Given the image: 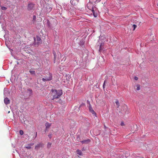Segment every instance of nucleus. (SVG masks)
Here are the masks:
<instances>
[{"mask_svg": "<svg viewBox=\"0 0 158 158\" xmlns=\"http://www.w3.org/2000/svg\"><path fill=\"white\" fill-rule=\"evenodd\" d=\"M34 144V143L28 144L27 146H26V148L27 149H30L31 148V146H32Z\"/></svg>", "mask_w": 158, "mask_h": 158, "instance_id": "9", "label": "nucleus"}, {"mask_svg": "<svg viewBox=\"0 0 158 158\" xmlns=\"http://www.w3.org/2000/svg\"><path fill=\"white\" fill-rule=\"evenodd\" d=\"M132 27H133V30L134 31L137 27V25L135 24H133L132 26Z\"/></svg>", "mask_w": 158, "mask_h": 158, "instance_id": "18", "label": "nucleus"}, {"mask_svg": "<svg viewBox=\"0 0 158 158\" xmlns=\"http://www.w3.org/2000/svg\"><path fill=\"white\" fill-rule=\"evenodd\" d=\"M37 40L38 41V43H40V40H41V39L39 37V36H37Z\"/></svg>", "mask_w": 158, "mask_h": 158, "instance_id": "15", "label": "nucleus"}, {"mask_svg": "<svg viewBox=\"0 0 158 158\" xmlns=\"http://www.w3.org/2000/svg\"><path fill=\"white\" fill-rule=\"evenodd\" d=\"M34 7V5L32 3H31L28 4L27 7V9L28 10H31L33 9Z\"/></svg>", "mask_w": 158, "mask_h": 158, "instance_id": "3", "label": "nucleus"}, {"mask_svg": "<svg viewBox=\"0 0 158 158\" xmlns=\"http://www.w3.org/2000/svg\"><path fill=\"white\" fill-rule=\"evenodd\" d=\"M29 72H30V73L32 74H35V72L34 70H30L29 71Z\"/></svg>", "mask_w": 158, "mask_h": 158, "instance_id": "16", "label": "nucleus"}, {"mask_svg": "<svg viewBox=\"0 0 158 158\" xmlns=\"http://www.w3.org/2000/svg\"><path fill=\"white\" fill-rule=\"evenodd\" d=\"M136 89L137 90H139L140 89V86L139 84H137L136 85Z\"/></svg>", "mask_w": 158, "mask_h": 158, "instance_id": "13", "label": "nucleus"}, {"mask_svg": "<svg viewBox=\"0 0 158 158\" xmlns=\"http://www.w3.org/2000/svg\"><path fill=\"white\" fill-rule=\"evenodd\" d=\"M60 100H59V101H60ZM58 101H56V102H58Z\"/></svg>", "mask_w": 158, "mask_h": 158, "instance_id": "29", "label": "nucleus"}, {"mask_svg": "<svg viewBox=\"0 0 158 158\" xmlns=\"http://www.w3.org/2000/svg\"><path fill=\"white\" fill-rule=\"evenodd\" d=\"M53 54H54V63H55V61H56V53L55 52H54L53 53Z\"/></svg>", "mask_w": 158, "mask_h": 158, "instance_id": "12", "label": "nucleus"}, {"mask_svg": "<svg viewBox=\"0 0 158 158\" xmlns=\"http://www.w3.org/2000/svg\"><path fill=\"white\" fill-rule=\"evenodd\" d=\"M10 113V111H9L8 112V113Z\"/></svg>", "mask_w": 158, "mask_h": 158, "instance_id": "31", "label": "nucleus"}, {"mask_svg": "<svg viewBox=\"0 0 158 158\" xmlns=\"http://www.w3.org/2000/svg\"><path fill=\"white\" fill-rule=\"evenodd\" d=\"M52 74L49 73L43 78L42 80L44 81H50L52 80Z\"/></svg>", "mask_w": 158, "mask_h": 158, "instance_id": "2", "label": "nucleus"}, {"mask_svg": "<svg viewBox=\"0 0 158 158\" xmlns=\"http://www.w3.org/2000/svg\"><path fill=\"white\" fill-rule=\"evenodd\" d=\"M90 142V140L89 139H88L87 140H84L81 141V142L82 143H88Z\"/></svg>", "mask_w": 158, "mask_h": 158, "instance_id": "8", "label": "nucleus"}, {"mask_svg": "<svg viewBox=\"0 0 158 158\" xmlns=\"http://www.w3.org/2000/svg\"><path fill=\"white\" fill-rule=\"evenodd\" d=\"M51 143L50 142H48L47 144V148H49L51 147Z\"/></svg>", "mask_w": 158, "mask_h": 158, "instance_id": "17", "label": "nucleus"}, {"mask_svg": "<svg viewBox=\"0 0 158 158\" xmlns=\"http://www.w3.org/2000/svg\"><path fill=\"white\" fill-rule=\"evenodd\" d=\"M115 103L117 105V108H118L120 106L118 100H116Z\"/></svg>", "mask_w": 158, "mask_h": 158, "instance_id": "11", "label": "nucleus"}, {"mask_svg": "<svg viewBox=\"0 0 158 158\" xmlns=\"http://www.w3.org/2000/svg\"><path fill=\"white\" fill-rule=\"evenodd\" d=\"M36 18V16L35 15H34L33 16V22H34V21H35Z\"/></svg>", "mask_w": 158, "mask_h": 158, "instance_id": "22", "label": "nucleus"}, {"mask_svg": "<svg viewBox=\"0 0 158 158\" xmlns=\"http://www.w3.org/2000/svg\"><path fill=\"white\" fill-rule=\"evenodd\" d=\"M77 153L79 155H81L82 154V152L81 150H77Z\"/></svg>", "mask_w": 158, "mask_h": 158, "instance_id": "14", "label": "nucleus"}, {"mask_svg": "<svg viewBox=\"0 0 158 158\" xmlns=\"http://www.w3.org/2000/svg\"><path fill=\"white\" fill-rule=\"evenodd\" d=\"M48 137L50 138H51V137H52V135L51 134H49L48 135Z\"/></svg>", "mask_w": 158, "mask_h": 158, "instance_id": "27", "label": "nucleus"}, {"mask_svg": "<svg viewBox=\"0 0 158 158\" xmlns=\"http://www.w3.org/2000/svg\"><path fill=\"white\" fill-rule=\"evenodd\" d=\"M52 94L51 98L52 100L58 99L62 94V92L61 90H56L51 89Z\"/></svg>", "mask_w": 158, "mask_h": 158, "instance_id": "1", "label": "nucleus"}, {"mask_svg": "<svg viewBox=\"0 0 158 158\" xmlns=\"http://www.w3.org/2000/svg\"><path fill=\"white\" fill-rule=\"evenodd\" d=\"M4 102L6 104H8L10 103V101L8 98H6L4 99Z\"/></svg>", "mask_w": 158, "mask_h": 158, "instance_id": "5", "label": "nucleus"}, {"mask_svg": "<svg viewBox=\"0 0 158 158\" xmlns=\"http://www.w3.org/2000/svg\"><path fill=\"white\" fill-rule=\"evenodd\" d=\"M89 9L92 10L94 17H96L97 16V14H95V13L94 8L92 7L91 8H89Z\"/></svg>", "mask_w": 158, "mask_h": 158, "instance_id": "6", "label": "nucleus"}, {"mask_svg": "<svg viewBox=\"0 0 158 158\" xmlns=\"http://www.w3.org/2000/svg\"><path fill=\"white\" fill-rule=\"evenodd\" d=\"M1 9L3 10H6L7 9V8L6 7L4 6H2Z\"/></svg>", "mask_w": 158, "mask_h": 158, "instance_id": "20", "label": "nucleus"}, {"mask_svg": "<svg viewBox=\"0 0 158 158\" xmlns=\"http://www.w3.org/2000/svg\"><path fill=\"white\" fill-rule=\"evenodd\" d=\"M90 4V3H88L87 4V6L89 7V5Z\"/></svg>", "mask_w": 158, "mask_h": 158, "instance_id": "28", "label": "nucleus"}, {"mask_svg": "<svg viewBox=\"0 0 158 158\" xmlns=\"http://www.w3.org/2000/svg\"><path fill=\"white\" fill-rule=\"evenodd\" d=\"M19 133L21 135H22L23 134V131L22 130H20L19 131Z\"/></svg>", "mask_w": 158, "mask_h": 158, "instance_id": "21", "label": "nucleus"}, {"mask_svg": "<svg viewBox=\"0 0 158 158\" xmlns=\"http://www.w3.org/2000/svg\"><path fill=\"white\" fill-rule=\"evenodd\" d=\"M89 111L92 113V114L96 115V114L95 112H94V110L91 107V105L90 104L89 105Z\"/></svg>", "mask_w": 158, "mask_h": 158, "instance_id": "4", "label": "nucleus"}, {"mask_svg": "<svg viewBox=\"0 0 158 158\" xmlns=\"http://www.w3.org/2000/svg\"><path fill=\"white\" fill-rule=\"evenodd\" d=\"M102 44H101L100 46V47H99V51H100L101 50V46H102Z\"/></svg>", "mask_w": 158, "mask_h": 158, "instance_id": "23", "label": "nucleus"}, {"mask_svg": "<svg viewBox=\"0 0 158 158\" xmlns=\"http://www.w3.org/2000/svg\"><path fill=\"white\" fill-rule=\"evenodd\" d=\"M134 79L135 80H138V78L137 77H134Z\"/></svg>", "mask_w": 158, "mask_h": 158, "instance_id": "24", "label": "nucleus"}, {"mask_svg": "<svg viewBox=\"0 0 158 158\" xmlns=\"http://www.w3.org/2000/svg\"><path fill=\"white\" fill-rule=\"evenodd\" d=\"M51 123H49L48 122L46 123L45 124V126L46 129L49 128L51 126Z\"/></svg>", "mask_w": 158, "mask_h": 158, "instance_id": "7", "label": "nucleus"}, {"mask_svg": "<svg viewBox=\"0 0 158 158\" xmlns=\"http://www.w3.org/2000/svg\"><path fill=\"white\" fill-rule=\"evenodd\" d=\"M105 81H104V83H103V88L104 89L105 88Z\"/></svg>", "mask_w": 158, "mask_h": 158, "instance_id": "26", "label": "nucleus"}, {"mask_svg": "<svg viewBox=\"0 0 158 158\" xmlns=\"http://www.w3.org/2000/svg\"><path fill=\"white\" fill-rule=\"evenodd\" d=\"M47 24H48V27H51V24L50 23V22L49 21H48L47 22Z\"/></svg>", "mask_w": 158, "mask_h": 158, "instance_id": "19", "label": "nucleus"}, {"mask_svg": "<svg viewBox=\"0 0 158 158\" xmlns=\"http://www.w3.org/2000/svg\"><path fill=\"white\" fill-rule=\"evenodd\" d=\"M104 127H106L105 125L104 126Z\"/></svg>", "mask_w": 158, "mask_h": 158, "instance_id": "30", "label": "nucleus"}, {"mask_svg": "<svg viewBox=\"0 0 158 158\" xmlns=\"http://www.w3.org/2000/svg\"><path fill=\"white\" fill-rule=\"evenodd\" d=\"M41 146H42V145L41 144H40V143L38 144L35 146V149L36 150H38L40 147Z\"/></svg>", "mask_w": 158, "mask_h": 158, "instance_id": "10", "label": "nucleus"}, {"mask_svg": "<svg viewBox=\"0 0 158 158\" xmlns=\"http://www.w3.org/2000/svg\"><path fill=\"white\" fill-rule=\"evenodd\" d=\"M121 125L122 126H123L125 125L124 124V123L123 122H121Z\"/></svg>", "mask_w": 158, "mask_h": 158, "instance_id": "25", "label": "nucleus"}]
</instances>
